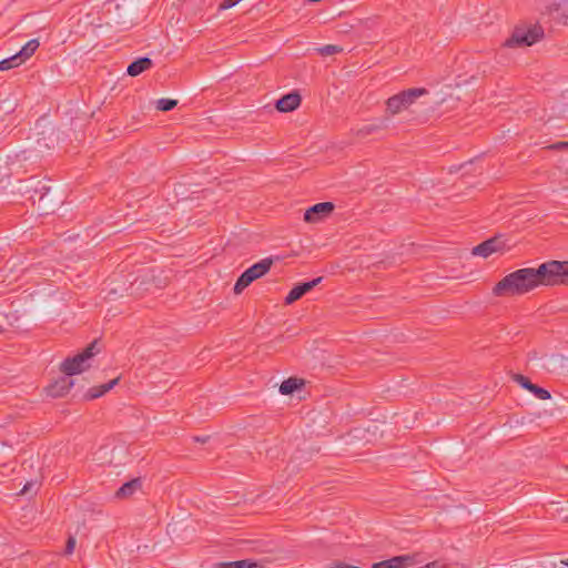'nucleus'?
I'll return each instance as SVG.
<instances>
[{"label": "nucleus", "instance_id": "nucleus-1", "mask_svg": "<svg viewBox=\"0 0 568 568\" xmlns=\"http://www.w3.org/2000/svg\"><path fill=\"white\" fill-rule=\"evenodd\" d=\"M568 283V262L549 261L537 268H519L504 276L493 288L496 296L524 295L539 285Z\"/></svg>", "mask_w": 568, "mask_h": 568}, {"label": "nucleus", "instance_id": "nucleus-2", "mask_svg": "<svg viewBox=\"0 0 568 568\" xmlns=\"http://www.w3.org/2000/svg\"><path fill=\"white\" fill-rule=\"evenodd\" d=\"M426 94H428V91L425 88H410L389 97L385 102V116L390 119L392 116L408 110L418 98Z\"/></svg>", "mask_w": 568, "mask_h": 568}, {"label": "nucleus", "instance_id": "nucleus-3", "mask_svg": "<svg viewBox=\"0 0 568 568\" xmlns=\"http://www.w3.org/2000/svg\"><path fill=\"white\" fill-rule=\"evenodd\" d=\"M99 352L98 342L93 341L79 354L67 357L60 364V371L68 376L80 374L90 367L89 361Z\"/></svg>", "mask_w": 568, "mask_h": 568}, {"label": "nucleus", "instance_id": "nucleus-4", "mask_svg": "<svg viewBox=\"0 0 568 568\" xmlns=\"http://www.w3.org/2000/svg\"><path fill=\"white\" fill-rule=\"evenodd\" d=\"M544 38V29L540 24H531L529 27L515 28L511 37L506 40L505 45L514 47H529Z\"/></svg>", "mask_w": 568, "mask_h": 568}, {"label": "nucleus", "instance_id": "nucleus-5", "mask_svg": "<svg viewBox=\"0 0 568 568\" xmlns=\"http://www.w3.org/2000/svg\"><path fill=\"white\" fill-rule=\"evenodd\" d=\"M332 202H321L308 207L304 213V220L307 223H315L328 216L334 211Z\"/></svg>", "mask_w": 568, "mask_h": 568}, {"label": "nucleus", "instance_id": "nucleus-6", "mask_svg": "<svg viewBox=\"0 0 568 568\" xmlns=\"http://www.w3.org/2000/svg\"><path fill=\"white\" fill-rule=\"evenodd\" d=\"M116 17L113 20V26L118 28L119 31H129L134 26H136V17L130 12H126L122 4H115Z\"/></svg>", "mask_w": 568, "mask_h": 568}, {"label": "nucleus", "instance_id": "nucleus-7", "mask_svg": "<svg viewBox=\"0 0 568 568\" xmlns=\"http://www.w3.org/2000/svg\"><path fill=\"white\" fill-rule=\"evenodd\" d=\"M511 378L514 382H516L518 385H520L524 389L534 394L535 397H537L538 399L546 400L551 397L550 393L547 389H545L536 384H532L530 382V379L528 377H526L525 375L513 374Z\"/></svg>", "mask_w": 568, "mask_h": 568}, {"label": "nucleus", "instance_id": "nucleus-8", "mask_svg": "<svg viewBox=\"0 0 568 568\" xmlns=\"http://www.w3.org/2000/svg\"><path fill=\"white\" fill-rule=\"evenodd\" d=\"M323 277H316L310 282H303L295 285L286 295L285 304L290 305L303 297L307 292L313 290L317 284L322 282Z\"/></svg>", "mask_w": 568, "mask_h": 568}, {"label": "nucleus", "instance_id": "nucleus-9", "mask_svg": "<svg viewBox=\"0 0 568 568\" xmlns=\"http://www.w3.org/2000/svg\"><path fill=\"white\" fill-rule=\"evenodd\" d=\"M388 126L389 118L384 115L382 118L373 120L371 123L364 124L363 126L358 128L355 134L358 138H366L371 134L384 131L388 129Z\"/></svg>", "mask_w": 568, "mask_h": 568}, {"label": "nucleus", "instance_id": "nucleus-10", "mask_svg": "<svg viewBox=\"0 0 568 568\" xmlns=\"http://www.w3.org/2000/svg\"><path fill=\"white\" fill-rule=\"evenodd\" d=\"M71 377L72 376L64 375L51 383L47 387L48 395L54 398L64 396L74 385Z\"/></svg>", "mask_w": 568, "mask_h": 568}, {"label": "nucleus", "instance_id": "nucleus-11", "mask_svg": "<svg viewBox=\"0 0 568 568\" xmlns=\"http://www.w3.org/2000/svg\"><path fill=\"white\" fill-rule=\"evenodd\" d=\"M503 246V243L500 241L499 236L490 237L477 246H475L471 251L473 255L481 256V257H488L493 253L499 251Z\"/></svg>", "mask_w": 568, "mask_h": 568}, {"label": "nucleus", "instance_id": "nucleus-12", "mask_svg": "<svg viewBox=\"0 0 568 568\" xmlns=\"http://www.w3.org/2000/svg\"><path fill=\"white\" fill-rule=\"evenodd\" d=\"M300 104L301 95L297 92H290L276 101L275 108L280 112H291L297 109Z\"/></svg>", "mask_w": 568, "mask_h": 568}, {"label": "nucleus", "instance_id": "nucleus-13", "mask_svg": "<svg viewBox=\"0 0 568 568\" xmlns=\"http://www.w3.org/2000/svg\"><path fill=\"white\" fill-rule=\"evenodd\" d=\"M413 558L408 555L395 556L372 565V568H406L412 565Z\"/></svg>", "mask_w": 568, "mask_h": 568}, {"label": "nucleus", "instance_id": "nucleus-14", "mask_svg": "<svg viewBox=\"0 0 568 568\" xmlns=\"http://www.w3.org/2000/svg\"><path fill=\"white\" fill-rule=\"evenodd\" d=\"M153 65V62L150 58L148 57H141V58H138L135 59L134 61H132L129 65H128V69H126V73L130 75V77H138L140 75L142 72L151 69Z\"/></svg>", "mask_w": 568, "mask_h": 568}, {"label": "nucleus", "instance_id": "nucleus-15", "mask_svg": "<svg viewBox=\"0 0 568 568\" xmlns=\"http://www.w3.org/2000/svg\"><path fill=\"white\" fill-rule=\"evenodd\" d=\"M119 379H120V377H116L105 384H102L100 386H93V387L89 388L87 390V393L84 394V399L92 400V399L103 396L105 393L111 390L119 383Z\"/></svg>", "mask_w": 568, "mask_h": 568}, {"label": "nucleus", "instance_id": "nucleus-16", "mask_svg": "<svg viewBox=\"0 0 568 568\" xmlns=\"http://www.w3.org/2000/svg\"><path fill=\"white\" fill-rule=\"evenodd\" d=\"M142 487V481L140 478L131 479L124 483L115 493V497L123 499L133 496L138 490Z\"/></svg>", "mask_w": 568, "mask_h": 568}, {"label": "nucleus", "instance_id": "nucleus-17", "mask_svg": "<svg viewBox=\"0 0 568 568\" xmlns=\"http://www.w3.org/2000/svg\"><path fill=\"white\" fill-rule=\"evenodd\" d=\"M273 257H265L250 266L247 271L252 274L253 277H255V280H257L270 271L271 266L273 265Z\"/></svg>", "mask_w": 568, "mask_h": 568}, {"label": "nucleus", "instance_id": "nucleus-18", "mask_svg": "<svg viewBox=\"0 0 568 568\" xmlns=\"http://www.w3.org/2000/svg\"><path fill=\"white\" fill-rule=\"evenodd\" d=\"M305 385V381L298 377H290L280 385L282 395H292L295 390L301 389Z\"/></svg>", "mask_w": 568, "mask_h": 568}, {"label": "nucleus", "instance_id": "nucleus-19", "mask_svg": "<svg viewBox=\"0 0 568 568\" xmlns=\"http://www.w3.org/2000/svg\"><path fill=\"white\" fill-rule=\"evenodd\" d=\"M39 45L40 42L38 39L29 40L18 52V57L22 58V60L26 62L29 58H31L34 54Z\"/></svg>", "mask_w": 568, "mask_h": 568}, {"label": "nucleus", "instance_id": "nucleus-20", "mask_svg": "<svg viewBox=\"0 0 568 568\" xmlns=\"http://www.w3.org/2000/svg\"><path fill=\"white\" fill-rule=\"evenodd\" d=\"M255 281V277L252 276V274L245 270L237 278L234 285V293L240 294L242 293L252 282Z\"/></svg>", "mask_w": 568, "mask_h": 568}, {"label": "nucleus", "instance_id": "nucleus-21", "mask_svg": "<svg viewBox=\"0 0 568 568\" xmlns=\"http://www.w3.org/2000/svg\"><path fill=\"white\" fill-rule=\"evenodd\" d=\"M220 568H257L258 565L256 561L251 559H243L236 561H226L219 564Z\"/></svg>", "mask_w": 568, "mask_h": 568}, {"label": "nucleus", "instance_id": "nucleus-22", "mask_svg": "<svg viewBox=\"0 0 568 568\" xmlns=\"http://www.w3.org/2000/svg\"><path fill=\"white\" fill-rule=\"evenodd\" d=\"M23 62L24 61L22 60V58L18 57V52H17L16 54L0 61V71L11 70L13 68L19 67Z\"/></svg>", "mask_w": 568, "mask_h": 568}, {"label": "nucleus", "instance_id": "nucleus-23", "mask_svg": "<svg viewBox=\"0 0 568 568\" xmlns=\"http://www.w3.org/2000/svg\"><path fill=\"white\" fill-rule=\"evenodd\" d=\"M50 192V187L47 186L45 184H42L39 189H34V194L31 195V199H33V201H36L34 199V195L39 194V197H38V202H39V205L42 206L43 210H47L49 209L48 207V204H47V196Z\"/></svg>", "mask_w": 568, "mask_h": 568}, {"label": "nucleus", "instance_id": "nucleus-24", "mask_svg": "<svg viewBox=\"0 0 568 568\" xmlns=\"http://www.w3.org/2000/svg\"><path fill=\"white\" fill-rule=\"evenodd\" d=\"M316 51L318 52L320 55L327 57L342 52L343 48L335 44H326L317 48Z\"/></svg>", "mask_w": 568, "mask_h": 568}, {"label": "nucleus", "instance_id": "nucleus-25", "mask_svg": "<svg viewBox=\"0 0 568 568\" xmlns=\"http://www.w3.org/2000/svg\"><path fill=\"white\" fill-rule=\"evenodd\" d=\"M178 105V101L174 99H160L156 102V109L163 112L173 110Z\"/></svg>", "mask_w": 568, "mask_h": 568}, {"label": "nucleus", "instance_id": "nucleus-26", "mask_svg": "<svg viewBox=\"0 0 568 568\" xmlns=\"http://www.w3.org/2000/svg\"><path fill=\"white\" fill-rule=\"evenodd\" d=\"M241 0H223L220 4H219V10H227V9H231L233 8L234 6H236Z\"/></svg>", "mask_w": 568, "mask_h": 568}, {"label": "nucleus", "instance_id": "nucleus-27", "mask_svg": "<svg viewBox=\"0 0 568 568\" xmlns=\"http://www.w3.org/2000/svg\"><path fill=\"white\" fill-rule=\"evenodd\" d=\"M74 547H75V538L73 536H69V538L67 540L64 552L67 555H71L74 550Z\"/></svg>", "mask_w": 568, "mask_h": 568}, {"label": "nucleus", "instance_id": "nucleus-28", "mask_svg": "<svg viewBox=\"0 0 568 568\" xmlns=\"http://www.w3.org/2000/svg\"><path fill=\"white\" fill-rule=\"evenodd\" d=\"M327 568H361V567L353 566V565L346 564L344 561H334Z\"/></svg>", "mask_w": 568, "mask_h": 568}, {"label": "nucleus", "instance_id": "nucleus-29", "mask_svg": "<svg viewBox=\"0 0 568 568\" xmlns=\"http://www.w3.org/2000/svg\"><path fill=\"white\" fill-rule=\"evenodd\" d=\"M548 148L550 150L560 151V150H564V149L568 148V142H566V141L556 142V143L549 145Z\"/></svg>", "mask_w": 568, "mask_h": 568}, {"label": "nucleus", "instance_id": "nucleus-30", "mask_svg": "<svg viewBox=\"0 0 568 568\" xmlns=\"http://www.w3.org/2000/svg\"><path fill=\"white\" fill-rule=\"evenodd\" d=\"M447 564L435 560L425 565V568H446Z\"/></svg>", "mask_w": 568, "mask_h": 568}, {"label": "nucleus", "instance_id": "nucleus-31", "mask_svg": "<svg viewBox=\"0 0 568 568\" xmlns=\"http://www.w3.org/2000/svg\"><path fill=\"white\" fill-rule=\"evenodd\" d=\"M555 12L557 13V19L561 20L564 23H567L568 14L561 12V9L559 7L555 9Z\"/></svg>", "mask_w": 568, "mask_h": 568}, {"label": "nucleus", "instance_id": "nucleus-32", "mask_svg": "<svg viewBox=\"0 0 568 568\" xmlns=\"http://www.w3.org/2000/svg\"><path fill=\"white\" fill-rule=\"evenodd\" d=\"M207 439H209V437H199V436L194 437L195 442H199L202 444L206 443Z\"/></svg>", "mask_w": 568, "mask_h": 568}, {"label": "nucleus", "instance_id": "nucleus-33", "mask_svg": "<svg viewBox=\"0 0 568 568\" xmlns=\"http://www.w3.org/2000/svg\"><path fill=\"white\" fill-rule=\"evenodd\" d=\"M564 565L568 566V559L561 561Z\"/></svg>", "mask_w": 568, "mask_h": 568}]
</instances>
